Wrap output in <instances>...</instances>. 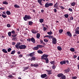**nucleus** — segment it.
<instances>
[{
  "label": "nucleus",
  "mask_w": 79,
  "mask_h": 79,
  "mask_svg": "<svg viewBox=\"0 0 79 79\" xmlns=\"http://www.w3.org/2000/svg\"><path fill=\"white\" fill-rule=\"evenodd\" d=\"M48 55L44 54L41 56L42 60H45L46 63H48L49 60L48 58Z\"/></svg>",
  "instance_id": "f257e3e1"
},
{
  "label": "nucleus",
  "mask_w": 79,
  "mask_h": 79,
  "mask_svg": "<svg viewBox=\"0 0 79 79\" xmlns=\"http://www.w3.org/2000/svg\"><path fill=\"white\" fill-rule=\"evenodd\" d=\"M42 47H44V46L40 44H37L36 47L33 48V50H39V48H42Z\"/></svg>",
  "instance_id": "f03ea898"
},
{
  "label": "nucleus",
  "mask_w": 79,
  "mask_h": 79,
  "mask_svg": "<svg viewBox=\"0 0 79 79\" xmlns=\"http://www.w3.org/2000/svg\"><path fill=\"white\" fill-rule=\"evenodd\" d=\"M31 18H32L31 17L27 15H25V16L23 17V19L24 21H27V20H29V19H31Z\"/></svg>",
  "instance_id": "7ed1b4c3"
},
{
  "label": "nucleus",
  "mask_w": 79,
  "mask_h": 79,
  "mask_svg": "<svg viewBox=\"0 0 79 79\" xmlns=\"http://www.w3.org/2000/svg\"><path fill=\"white\" fill-rule=\"evenodd\" d=\"M53 4L52 3H48V2H47L45 4V7L46 8H48L49 6H53Z\"/></svg>",
  "instance_id": "20e7f679"
},
{
  "label": "nucleus",
  "mask_w": 79,
  "mask_h": 79,
  "mask_svg": "<svg viewBox=\"0 0 79 79\" xmlns=\"http://www.w3.org/2000/svg\"><path fill=\"white\" fill-rule=\"evenodd\" d=\"M26 48V46L24 45H22L19 46L20 49H25Z\"/></svg>",
  "instance_id": "39448f33"
},
{
  "label": "nucleus",
  "mask_w": 79,
  "mask_h": 79,
  "mask_svg": "<svg viewBox=\"0 0 79 79\" xmlns=\"http://www.w3.org/2000/svg\"><path fill=\"white\" fill-rule=\"evenodd\" d=\"M57 43L56 39L55 38H53L52 39V43L53 44H56Z\"/></svg>",
  "instance_id": "423d86ee"
},
{
  "label": "nucleus",
  "mask_w": 79,
  "mask_h": 79,
  "mask_svg": "<svg viewBox=\"0 0 79 79\" xmlns=\"http://www.w3.org/2000/svg\"><path fill=\"white\" fill-rule=\"evenodd\" d=\"M66 35H68V36L70 37H72V34H71L70 31H67V34H66Z\"/></svg>",
  "instance_id": "0eeeda50"
},
{
  "label": "nucleus",
  "mask_w": 79,
  "mask_h": 79,
  "mask_svg": "<svg viewBox=\"0 0 79 79\" xmlns=\"http://www.w3.org/2000/svg\"><path fill=\"white\" fill-rule=\"evenodd\" d=\"M21 45V43H18L17 44L15 45V47L16 48L18 49V48H19V45Z\"/></svg>",
  "instance_id": "6e6552de"
},
{
  "label": "nucleus",
  "mask_w": 79,
  "mask_h": 79,
  "mask_svg": "<svg viewBox=\"0 0 79 79\" xmlns=\"http://www.w3.org/2000/svg\"><path fill=\"white\" fill-rule=\"evenodd\" d=\"M31 66H34V67H38L39 66V65L37 64H31Z\"/></svg>",
  "instance_id": "1a4fd4ad"
},
{
  "label": "nucleus",
  "mask_w": 79,
  "mask_h": 79,
  "mask_svg": "<svg viewBox=\"0 0 79 79\" xmlns=\"http://www.w3.org/2000/svg\"><path fill=\"white\" fill-rule=\"evenodd\" d=\"M47 76V75L46 74H42L41 75V78H45V77H46Z\"/></svg>",
  "instance_id": "9d476101"
},
{
  "label": "nucleus",
  "mask_w": 79,
  "mask_h": 79,
  "mask_svg": "<svg viewBox=\"0 0 79 79\" xmlns=\"http://www.w3.org/2000/svg\"><path fill=\"white\" fill-rule=\"evenodd\" d=\"M46 71L47 72V73H48V74H52V70H46Z\"/></svg>",
  "instance_id": "9b49d317"
},
{
  "label": "nucleus",
  "mask_w": 79,
  "mask_h": 79,
  "mask_svg": "<svg viewBox=\"0 0 79 79\" xmlns=\"http://www.w3.org/2000/svg\"><path fill=\"white\" fill-rule=\"evenodd\" d=\"M31 41L33 44H35V40L34 38L32 37L31 38Z\"/></svg>",
  "instance_id": "f8f14e48"
},
{
  "label": "nucleus",
  "mask_w": 79,
  "mask_h": 79,
  "mask_svg": "<svg viewBox=\"0 0 79 79\" xmlns=\"http://www.w3.org/2000/svg\"><path fill=\"white\" fill-rule=\"evenodd\" d=\"M31 32L33 34H37L38 32L37 31H35L34 29L32 30Z\"/></svg>",
  "instance_id": "ddd939ff"
},
{
  "label": "nucleus",
  "mask_w": 79,
  "mask_h": 79,
  "mask_svg": "<svg viewBox=\"0 0 79 79\" xmlns=\"http://www.w3.org/2000/svg\"><path fill=\"white\" fill-rule=\"evenodd\" d=\"M34 56V54L33 53H31L30 54H28L27 55V56H31V57H32V56Z\"/></svg>",
  "instance_id": "4468645a"
},
{
  "label": "nucleus",
  "mask_w": 79,
  "mask_h": 79,
  "mask_svg": "<svg viewBox=\"0 0 79 79\" xmlns=\"http://www.w3.org/2000/svg\"><path fill=\"white\" fill-rule=\"evenodd\" d=\"M63 76V73H60L57 75V76L58 77H62Z\"/></svg>",
  "instance_id": "2eb2a0df"
},
{
  "label": "nucleus",
  "mask_w": 79,
  "mask_h": 79,
  "mask_svg": "<svg viewBox=\"0 0 79 79\" xmlns=\"http://www.w3.org/2000/svg\"><path fill=\"white\" fill-rule=\"evenodd\" d=\"M42 0H38V2L40 5H42Z\"/></svg>",
  "instance_id": "dca6fc26"
},
{
  "label": "nucleus",
  "mask_w": 79,
  "mask_h": 79,
  "mask_svg": "<svg viewBox=\"0 0 79 79\" xmlns=\"http://www.w3.org/2000/svg\"><path fill=\"white\" fill-rule=\"evenodd\" d=\"M40 33H38L36 35V37L37 39H39L40 38Z\"/></svg>",
  "instance_id": "f3484780"
},
{
  "label": "nucleus",
  "mask_w": 79,
  "mask_h": 79,
  "mask_svg": "<svg viewBox=\"0 0 79 79\" xmlns=\"http://www.w3.org/2000/svg\"><path fill=\"white\" fill-rule=\"evenodd\" d=\"M2 51L3 52H4V53H6L7 52V51H6V49H2Z\"/></svg>",
  "instance_id": "a211bd4d"
},
{
  "label": "nucleus",
  "mask_w": 79,
  "mask_h": 79,
  "mask_svg": "<svg viewBox=\"0 0 79 79\" xmlns=\"http://www.w3.org/2000/svg\"><path fill=\"white\" fill-rule=\"evenodd\" d=\"M60 64H61L62 65H63V64H66V62H65V61H62L60 62Z\"/></svg>",
  "instance_id": "6ab92c4d"
},
{
  "label": "nucleus",
  "mask_w": 79,
  "mask_h": 79,
  "mask_svg": "<svg viewBox=\"0 0 79 79\" xmlns=\"http://www.w3.org/2000/svg\"><path fill=\"white\" fill-rule=\"evenodd\" d=\"M57 48L58 50H59V51H61V50H62V48L60 46L57 47Z\"/></svg>",
  "instance_id": "aec40b11"
},
{
  "label": "nucleus",
  "mask_w": 79,
  "mask_h": 79,
  "mask_svg": "<svg viewBox=\"0 0 79 79\" xmlns=\"http://www.w3.org/2000/svg\"><path fill=\"white\" fill-rule=\"evenodd\" d=\"M37 52L38 53H40V54H42V53H43V52L40 50L38 51Z\"/></svg>",
  "instance_id": "412c9836"
},
{
  "label": "nucleus",
  "mask_w": 79,
  "mask_h": 79,
  "mask_svg": "<svg viewBox=\"0 0 79 79\" xmlns=\"http://www.w3.org/2000/svg\"><path fill=\"white\" fill-rule=\"evenodd\" d=\"M6 13L7 15H11V12L10 11H6Z\"/></svg>",
  "instance_id": "4be33fe9"
},
{
  "label": "nucleus",
  "mask_w": 79,
  "mask_h": 79,
  "mask_svg": "<svg viewBox=\"0 0 79 79\" xmlns=\"http://www.w3.org/2000/svg\"><path fill=\"white\" fill-rule=\"evenodd\" d=\"M14 6L15 7V8H20V6H19V5H18L17 4H15L14 5Z\"/></svg>",
  "instance_id": "5701e85b"
},
{
  "label": "nucleus",
  "mask_w": 79,
  "mask_h": 79,
  "mask_svg": "<svg viewBox=\"0 0 79 79\" xmlns=\"http://www.w3.org/2000/svg\"><path fill=\"white\" fill-rule=\"evenodd\" d=\"M33 24V22L31 21H29L28 22V24L30 26H31Z\"/></svg>",
  "instance_id": "b1692460"
},
{
  "label": "nucleus",
  "mask_w": 79,
  "mask_h": 79,
  "mask_svg": "<svg viewBox=\"0 0 79 79\" xmlns=\"http://www.w3.org/2000/svg\"><path fill=\"white\" fill-rule=\"evenodd\" d=\"M61 79H66V76L63 75V76H62V77H61Z\"/></svg>",
  "instance_id": "393cba45"
},
{
  "label": "nucleus",
  "mask_w": 79,
  "mask_h": 79,
  "mask_svg": "<svg viewBox=\"0 0 79 79\" xmlns=\"http://www.w3.org/2000/svg\"><path fill=\"white\" fill-rule=\"evenodd\" d=\"M47 34H48V35H52V34H53V33L51 31L50 32H48Z\"/></svg>",
  "instance_id": "a878e982"
},
{
  "label": "nucleus",
  "mask_w": 79,
  "mask_h": 79,
  "mask_svg": "<svg viewBox=\"0 0 79 79\" xmlns=\"http://www.w3.org/2000/svg\"><path fill=\"white\" fill-rule=\"evenodd\" d=\"M70 51H71V52H74V51H75L74 49L73 48H70Z\"/></svg>",
  "instance_id": "bb28decb"
},
{
  "label": "nucleus",
  "mask_w": 79,
  "mask_h": 79,
  "mask_svg": "<svg viewBox=\"0 0 79 79\" xmlns=\"http://www.w3.org/2000/svg\"><path fill=\"white\" fill-rule=\"evenodd\" d=\"M40 23H42L44 22V19H41L40 20Z\"/></svg>",
  "instance_id": "cd10ccee"
},
{
  "label": "nucleus",
  "mask_w": 79,
  "mask_h": 79,
  "mask_svg": "<svg viewBox=\"0 0 79 79\" xmlns=\"http://www.w3.org/2000/svg\"><path fill=\"white\" fill-rule=\"evenodd\" d=\"M64 16L66 18H68V16H69V15H68V14H65Z\"/></svg>",
  "instance_id": "c85d7f7f"
},
{
  "label": "nucleus",
  "mask_w": 79,
  "mask_h": 79,
  "mask_svg": "<svg viewBox=\"0 0 79 79\" xmlns=\"http://www.w3.org/2000/svg\"><path fill=\"white\" fill-rule=\"evenodd\" d=\"M35 57L34 56H33L32 57H31V59L32 60V61H35Z\"/></svg>",
  "instance_id": "c756f323"
},
{
  "label": "nucleus",
  "mask_w": 79,
  "mask_h": 79,
  "mask_svg": "<svg viewBox=\"0 0 79 79\" xmlns=\"http://www.w3.org/2000/svg\"><path fill=\"white\" fill-rule=\"evenodd\" d=\"M2 17L4 18H6V15H5L3 14H2Z\"/></svg>",
  "instance_id": "7c9ffc66"
},
{
  "label": "nucleus",
  "mask_w": 79,
  "mask_h": 79,
  "mask_svg": "<svg viewBox=\"0 0 79 79\" xmlns=\"http://www.w3.org/2000/svg\"><path fill=\"white\" fill-rule=\"evenodd\" d=\"M79 27H78L75 28V31H79Z\"/></svg>",
  "instance_id": "2f4dec72"
},
{
  "label": "nucleus",
  "mask_w": 79,
  "mask_h": 79,
  "mask_svg": "<svg viewBox=\"0 0 79 79\" xmlns=\"http://www.w3.org/2000/svg\"><path fill=\"white\" fill-rule=\"evenodd\" d=\"M64 71L65 73H68V72H69V69H66V70H64Z\"/></svg>",
  "instance_id": "473e14b6"
},
{
  "label": "nucleus",
  "mask_w": 79,
  "mask_h": 79,
  "mask_svg": "<svg viewBox=\"0 0 79 79\" xmlns=\"http://www.w3.org/2000/svg\"><path fill=\"white\" fill-rule=\"evenodd\" d=\"M63 32V30L62 29H60L59 30V33H62V32Z\"/></svg>",
  "instance_id": "72a5a7b5"
},
{
  "label": "nucleus",
  "mask_w": 79,
  "mask_h": 79,
  "mask_svg": "<svg viewBox=\"0 0 79 79\" xmlns=\"http://www.w3.org/2000/svg\"><path fill=\"white\" fill-rule=\"evenodd\" d=\"M8 35L9 36H11V32L10 31L8 33Z\"/></svg>",
  "instance_id": "f704fd0d"
},
{
  "label": "nucleus",
  "mask_w": 79,
  "mask_h": 79,
  "mask_svg": "<svg viewBox=\"0 0 79 79\" xmlns=\"http://www.w3.org/2000/svg\"><path fill=\"white\" fill-rule=\"evenodd\" d=\"M2 3L3 4H4L5 5H8V2H6V1L3 2Z\"/></svg>",
  "instance_id": "c9c22d12"
},
{
  "label": "nucleus",
  "mask_w": 79,
  "mask_h": 79,
  "mask_svg": "<svg viewBox=\"0 0 79 79\" xmlns=\"http://www.w3.org/2000/svg\"><path fill=\"white\" fill-rule=\"evenodd\" d=\"M15 51H13L11 52V54L12 55H13V54H15Z\"/></svg>",
  "instance_id": "e433bc0d"
},
{
  "label": "nucleus",
  "mask_w": 79,
  "mask_h": 79,
  "mask_svg": "<svg viewBox=\"0 0 79 79\" xmlns=\"http://www.w3.org/2000/svg\"><path fill=\"white\" fill-rule=\"evenodd\" d=\"M76 4V3L75 2H73L71 4V5L72 6H74Z\"/></svg>",
  "instance_id": "4c0bfd02"
},
{
  "label": "nucleus",
  "mask_w": 79,
  "mask_h": 79,
  "mask_svg": "<svg viewBox=\"0 0 79 79\" xmlns=\"http://www.w3.org/2000/svg\"><path fill=\"white\" fill-rule=\"evenodd\" d=\"M44 42H48V40L47 39H44Z\"/></svg>",
  "instance_id": "58836bf2"
},
{
  "label": "nucleus",
  "mask_w": 79,
  "mask_h": 79,
  "mask_svg": "<svg viewBox=\"0 0 79 79\" xmlns=\"http://www.w3.org/2000/svg\"><path fill=\"white\" fill-rule=\"evenodd\" d=\"M75 33H76V34H79V30L75 31Z\"/></svg>",
  "instance_id": "ea45409f"
},
{
  "label": "nucleus",
  "mask_w": 79,
  "mask_h": 79,
  "mask_svg": "<svg viewBox=\"0 0 79 79\" xmlns=\"http://www.w3.org/2000/svg\"><path fill=\"white\" fill-rule=\"evenodd\" d=\"M72 79H77V77L76 76H75V77H72Z\"/></svg>",
  "instance_id": "a19ab883"
},
{
  "label": "nucleus",
  "mask_w": 79,
  "mask_h": 79,
  "mask_svg": "<svg viewBox=\"0 0 79 79\" xmlns=\"http://www.w3.org/2000/svg\"><path fill=\"white\" fill-rule=\"evenodd\" d=\"M29 69V66L27 67H25L24 68V69L25 71V70H27V69Z\"/></svg>",
  "instance_id": "79ce46f5"
},
{
  "label": "nucleus",
  "mask_w": 79,
  "mask_h": 79,
  "mask_svg": "<svg viewBox=\"0 0 79 79\" xmlns=\"http://www.w3.org/2000/svg\"><path fill=\"white\" fill-rule=\"evenodd\" d=\"M11 50V48H9L7 49V51L8 52H10V51Z\"/></svg>",
  "instance_id": "37998d69"
},
{
  "label": "nucleus",
  "mask_w": 79,
  "mask_h": 79,
  "mask_svg": "<svg viewBox=\"0 0 79 79\" xmlns=\"http://www.w3.org/2000/svg\"><path fill=\"white\" fill-rule=\"evenodd\" d=\"M59 7L60 8H61V9H62V10L64 9V7H63V6H59Z\"/></svg>",
  "instance_id": "c03bdc74"
},
{
  "label": "nucleus",
  "mask_w": 79,
  "mask_h": 79,
  "mask_svg": "<svg viewBox=\"0 0 79 79\" xmlns=\"http://www.w3.org/2000/svg\"><path fill=\"white\" fill-rule=\"evenodd\" d=\"M7 26L8 27H11V25H10V24H8L7 25Z\"/></svg>",
  "instance_id": "a18cd8bd"
},
{
  "label": "nucleus",
  "mask_w": 79,
  "mask_h": 79,
  "mask_svg": "<svg viewBox=\"0 0 79 79\" xmlns=\"http://www.w3.org/2000/svg\"><path fill=\"white\" fill-rule=\"evenodd\" d=\"M44 37H48L49 39L50 38V35H45L44 36Z\"/></svg>",
  "instance_id": "49530a36"
},
{
  "label": "nucleus",
  "mask_w": 79,
  "mask_h": 79,
  "mask_svg": "<svg viewBox=\"0 0 79 79\" xmlns=\"http://www.w3.org/2000/svg\"><path fill=\"white\" fill-rule=\"evenodd\" d=\"M50 63H51L52 64H54V63H55V61H52V62H51Z\"/></svg>",
  "instance_id": "de8ad7c7"
},
{
  "label": "nucleus",
  "mask_w": 79,
  "mask_h": 79,
  "mask_svg": "<svg viewBox=\"0 0 79 79\" xmlns=\"http://www.w3.org/2000/svg\"><path fill=\"white\" fill-rule=\"evenodd\" d=\"M47 28L45 27H44L43 28V30L44 31H45L46 30H47Z\"/></svg>",
  "instance_id": "09e8293b"
},
{
  "label": "nucleus",
  "mask_w": 79,
  "mask_h": 79,
  "mask_svg": "<svg viewBox=\"0 0 79 79\" xmlns=\"http://www.w3.org/2000/svg\"><path fill=\"white\" fill-rule=\"evenodd\" d=\"M69 11H71V12H72V11H73V9H72L71 8H69Z\"/></svg>",
  "instance_id": "8fccbe9b"
},
{
  "label": "nucleus",
  "mask_w": 79,
  "mask_h": 79,
  "mask_svg": "<svg viewBox=\"0 0 79 79\" xmlns=\"http://www.w3.org/2000/svg\"><path fill=\"white\" fill-rule=\"evenodd\" d=\"M27 41H28V42H31V39L29 38L28 39H27Z\"/></svg>",
  "instance_id": "3c124183"
},
{
  "label": "nucleus",
  "mask_w": 79,
  "mask_h": 79,
  "mask_svg": "<svg viewBox=\"0 0 79 79\" xmlns=\"http://www.w3.org/2000/svg\"><path fill=\"white\" fill-rule=\"evenodd\" d=\"M54 11L55 13H56V12H57V10H56V8H55L54 9Z\"/></svg>",
  "instance_id": "603ef678"
},
{
  "label": "nucleus",
  "mask_w": 79,
  "mask_h": 79,
  "mask_svg": "<svg viewBox=\"0 0 79 79\" xmlns=\"http://www.w3.org/2000/svg\"><path fill=\"white\" fill-rule=\"evenodd\" d=\"M52 69H55V68H56V66H55V65H53L52 67Z\"/></svg>",
  "instance_id": "864d4df0"
},
{
  "label": "nucleus",
  "mask_w": 79,
  "mask_h": 79,
  "mask_svg": "<svg viewBox=\"0 0 79 79\" xmlns=\"http://www.w3.org/2000/svg\"><path fill=\"white\" fill-rule=\"evenodd\" d=\"M11 32L12 34H14L15 33V31L13 30Z\"/></svg>",
  "instance_id": "5fc2aeb1"
},
{
  "label": "nucleus",
  "mask_w": 79,
  "mask_h": 79,
  "mask_svg": "<svg viewBox=\"0 0 79 79\" xmlns=\"http://www.w3.org/2000/svg\"><path fill=\"white\" fill-rule=\"evenodd\" d=\"M17 35L15 34V35H12V36L13 37H16V36Z\"/></svg>",
  "instance_id": "6e6d98bb"
},
{
  "label": "nucleus",
  "mask_w": 79,
  "mask_h": 79,
  "mask_svg": "<svg viewBox=\"0 0 79 79\" xmlns=\"http://www.w3.org/2000/svg\"><path fill=\"white\" fill-rule=\"evenodd\" d=\"M8 77H10V78L13 77V76L12 75H11L9 76H8Z\"/></svg>",
  "instance_id": "4d7b16f0"
},
{
  "label": "nucleus",
  "mask_w": 79,
  "mask_h": 79,
  "mask_svg": "<svg viewBox=\"0 0 79 79\" xmlns=\"http://www.w3.org/2000/svg\"><path fill=\"white\" fill-rule=\"evenodd\" d=\"M43 42H44V41H43V40H40V44H43Z\"/></svg>",
  "instance_id": "13d9d810"
},
{
  "label": "nucleus",
  "mask_w": 79,
  "mask_h": 79,
  "mask_svg": "<svg viewBox=\"0 0 79 79\" xmlns=\"http://www.w3.org/2000/svg\"><path fill=\"white\" fill-rule=\"evenodd\" d=\"M73 58H77V56H76V55H74Z\"/></svg>",
  "instance_id": "bf43d9fd"
},
{
  "label": "nucleus",
  "mask_w": 79,
  "mask_h": 79,
  "mask_svg": "<svg viewBox=\"0 0 79 79\" xmlns=\"http://www.w3.org/2000/svg\"><path fill=\"white\" fill-rule=\"evenodd\" d=\"M15 44H16V43L15 42H13L12 43V45H15Z\"/></svg>",
  "instance_id": "052dcab7"
},
{
  "label": "nucleus",
  "mask_w": 79,
  "mask_h": 79,
  "mask_svg": "<svg viewBox=\"0 0 79 79\" xmlns=\"http://www.w3.org/2000/svg\"><path fill=\"white\" fill-rule=\"evenodd\" d=\"M49 37H50V38L49 39H50L51 38H53V36L52 35H49Z\"/></svg>",
  "instance_id": "680f3d73"
},
{
  "label": "nucleus",
  "mask_w": 79,
  "mask_h": 79,
  "mask_svg": "<svg viewBox=\"0 0 79 79\" xmlns=\"http://www.w3.org/2000/svg\"><path fill=\"white\" fill-rule=\"evenodd\" d=\"M16 39V38H13L12 39V40H15Z\"/></svg>",
  "instance_id": "e2e57ef3"
},
{
  "label": "nucleus",
  "mask_w": 79,
  "mask_h": 79,
  "mask_svg": "<svg viewBox=\"0 0 79 79\" xmlns=\"http://www.w3.org/2000/svg\"><path fill=\"white\" fill-rule=\"evenodd\" d=\"M0 10H4V9H3V8L1 7V8H0Z\"/></svg>",
  "instance_id": "0e129e2a"
},
{
  "label": "nucleus",
  "mask_w": 79,
  "mask_h": 79,
  "mask_svg": "<svg viewBox=\"0 0 79 79\" xmlns=\"http://www.w3.org/2000/svg\"><path fill=\"white\" fill-rule=\"evenodd\" d=\"M70 19H71V20H73V17H71Z\"/></svg>",
  "instance_id": "69168bd1"
},
{
  "label": "nucleus",
  "mask_w": 79,
  "mask_h": 79,
  "mask_svg": "<svg viewBox=\"0 0 79 79\" xmlns=\"http://www.w3.org/2000/svg\"><path fill=\"white\" fill-rule=\"evenodd\" d=\"M2 13H3V14H4V15H6V12H4V11L3 12H2Z\"/></svg>",
  "instance_id": "338daca9"
},
{
  "label": "nucleus",
  "mask_w": 79,
  "mask_h": 79,
  "mask_svg": "<svg viewBox=\"0 0 79 79\" xmlns=\"http://www.w3.org/2000/svg\"><path fill=\"white\" fill-rule=\"evenodd\" d=\"M77 66L78 67V69L79 70V64H78V65H77Z\"/></svg>",
  "instance_id": "774afa93"
}]
</instances>
